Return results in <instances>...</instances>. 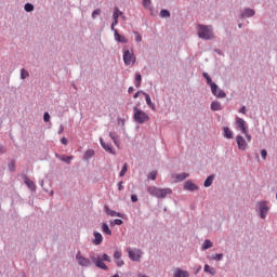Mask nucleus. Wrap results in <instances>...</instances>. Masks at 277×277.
Listing matches in <instances>:
<instances>
[{"mask_svg":"<svg viewBox=\"0 0 277 277\" xmlns=\"http://www.w3.org/2000/svg\"><path fill=\"white\" fill-rule=\"evenodd\" d=\"M198 37L201 38V40H212L213 38V27L211 26H205L202 24H199L197 26Z\"/></svg>","mask_w":277,"mask_h":277,"instance_id":"nucleus-1","label":"nucleus"},{"mask_svg":"<svg viewBox=\"0 0 277 277\" xmlns=\"http://www.w3.org/2000/svg\"><path fill=\"white\" fill-rule=\"evenodd\" d=\"M133 120L136 121L137 124H144L150 120V117L146 111L137 108V106L133 107Z\"/></svg>","mask_w":277,"mask_h":277,"instance_id":"nucleus-2","label":"nucleus"},{"mask_svg":"<svg viewBox=\"0 0 277 277\" xmlns=\"http://www.w3.org/2000/svg\"><path fill=\"white\" fill-rule=\"evenodd\" d=\"M147 192L150 196H154L155 198H166V196L172 194V189L170 188H158L156 186H149L147 188Z\"/></svg>","mask_w":277,"mask_h":277,"instance_id":"nucleus-3","label":"nucleus"},{"mask_svg":"<svg viewBox=\"0 0 277 277\" xmlns=\"http://www.w3.org/2000/svg\"><path fill=\"white\" fill-rule=\"evenodd\" d=\"M236 124L239 131H241V133L246 135L247 142H252V135L248 133V124L246 123V120L237 117Z\"/></svg>","mask_w":277,"mask_h":277,"instance_id":"nucleus-4","label":"nucleus"},{"mask_svg":"<svg viewBox=\"0 0 277 277\" xmlns=\"http://www.w3.org/2000/svg\"><path fill=\"white\" fill-rule=\"evenodd\" d=\"M123 62L126 66H131L135 64V54L131 52L127 47L123 48Z\"/></svg>","mask_w":277,"mask_h":277,"instance_id":"nucleus-5","label":"nucleus"},{"mask_svg":"<svg viewBox=\"0 0 277 277\" xmlns=\"http://www.w3.org/2000/svg\"><path fill=\"white\" fill-rule=\"evenodd\" d=\"M128 256L131 261H141L144 252L140 249H131V247L127 248Z\"/></svg>","mask_w":277,"mask_h":277,"instance_id":"nucleus-6","label":"nucleus"},{"mask_svg":"<svg viewBox=\"0 0 277 277\" xmlns=\"http://www.w3.org/2000/svg\"><path fill=\"white\" fill-rule=\"evenodd\" d=\"M76 260L78 265H80L81 267H90V265H92V261H90V259L83 256V254H81V251H79L76 254Z\"/></svg>","mask_w":277,"mask_h":277,"instance_id":"nucleus-7","label":"nucleus"},{"mask_svg":"<svg viewBox=\"0 0 277 277\" xmlns=\"http://www.w3.org/2000/svg\"><path fill=\"white\" fill-rule=\"evenodd\" d=\"M90 259L92 261V263H95V265L100 268V269H104L105 272H107V269H109V267H107V264L103 262V260H101V256H94V255H90Z\"/></svg>","mask_w":277,"mask_h":277,"instance_id":"nucleus-8","label":"nucleus"},{"mask_svg":"<svg viewBox=\"0 0 277 277\" xmlns=\"http://www.w3.org/2000/svg\"><path fill=\"white\" fill-rule=\"evenodd\" d=\"M211 92L216 96V98H226V92L217 88V84H212Z\"/></svg>","mask_w":277,"mask_h":277,"instance_id":"nucleus-9","label":"nucleus"},{"mask_svg":"<svg viewBox=\"0 0 277 277\" xmlns=\"http://www.w3.org/2000/svg\"><path fill=\"white\" fill-rule=\"evenodd\" d=\"M259 210H260V217H262V220H265V217L267 216V211H269V207H267V202L265 201L260 202Z\"/></svg>","mask_w":277,"mask_h":277,"instance_id":"nucleus-10","label":"nucleus"},{"mask_svg":"<svg viewBox=\"0 0 277 277\" xmlns=\"http://www.w3.org/2000/svg\"><path fill=\"white\" fill-rule=\"evenodd\" d=\"M236 142H237L239 150H246V148H248V142H246V138L243 136L237 135Z\"/></svg>","mask_w":277,"mask_h":277,"instance_id":"nucleus-11","label":"nucleus"},{"mask_svg":"<svg viewBox=\"0 0 277 277\" xmlns=\"http://www.w3.org/2000/svg\"><path fill=\"white\" fill-rule=\"evenodd\" d=\"M120 16H122V11H120L119 8H115L113 14L114 22L111 24V29H115L116 25H118V18H120Z\"/></svg>","mask_w":277,"mask_h":277,"instance_id":"nucleus-12","label":"nucleus"},{"mask_svg":"<svg viewBox=\"0 0 277 277\" xmlns=\"http://www.w3.org/2000/svg\"><path fill=\"white\" fill-rule=\"evenodd\" d=\"M100 143L102 148H104L106 153H110V155H116V151H114V148H111V144L105 143V141H103V137L100 138Z\"/></svg>","mask_w":277,"mask_h":277,"instance_id":"nucleus-13","label":"nucleus"},{"mask_svg":"<svg viewBox=\"0 0 277 277\" xmlns=\"http://www.w3.org/2000/svg\"><path fill=\"white\" fill-rule=\"evenodd\" d=\"M113 31H115V40L117 42H121V44H127V42H129V40L127 39V37L119 35L117 29H113Z\"/></svg>","mask_w":277,"mask_h":277,"instance_id":"nucleus-14","label":"nucleus"},{"mask_svg":"<svg viewBox=\"0 0 277 277\" xmlns=\"http://www.w3.org/2000/svg\"><path fill=\"white\" fill-rule=\"evenodd\" d=\"M105 212L107 215H110V217H123L122 213L120 212H116L111 209H109V207L105 206Z\"/></svg>","mask_w":277,"mask_h":277,"instance_id":"nucleus-15","label":"nucleus"},{"mask_svg":"<svg viewBox=\"0 0 277 277\" xmlns=\"http://www.w3.org/2000/svg\"><path fill=\"white\" fill-rule=\"evenodd\" d=\"M184 189H186L187 192H196V189H198V186L194 184V182L187 181L184 184Z\"/></svg>","mask_w":277,"mask_h":277,"instance_id":"nucleus-16","label":"nucleus"},{"mask_svg":"<svg viewBox=\"0 0 277 277\" xmlns=\"http://www.w3.org/2000/svg\"><path fill=\"white\" fill-rule=\"evenodd\" d=\"M94 240L93 243L94 246H101L103 243V235H101V233L98 232H94Z\"/></svg>","mask_w":277,"mask_h":277,"instance_id":"nucleus-17","label":"nucleus"},{"mask_svg":"<svg viewBox=\"0 0 277 277\" xmlns=\"http://www.w3.org/2000/svg\"><path fill=\"white\" fill-rule=\"evenodd\" d=\"M173 277H189V272L176 268L173 273Z\"/></svg>","mask_w":277,"mask_h":277,"instance_id":"nucleus-18","label":"nucleus"},{"mask_svg":"<svg viewBox=\"0 0 277 277\" xmlns=\"http://www.w3.org/2000/svg\"><path fill=\"white\" fill-rule=\"evenodd\" d=\"M189 176L188 173H180V174H173L172 177L175 179L176 183H181V181H185Z\"/></svg>","mask_w":277,"mask_h":277,"instance_id":"nucleus-19","label":"nucleus"},{"mask_svg":"<svg viewBox=\"0 0 277 277\" xmlns=\"http://www.w3.org/2000/svg\"><path fill=\"white\" fill-rule=\"evenodd\" d=\"M255 12L252 9H245V11L241 13V18H250L254 16Z\"/></svg>","mask_w":277,"mask_h":277,"instance_id":"nucleus-20","label":"nucleus"},{"mask_svg":"<svg viewBox=\"0 0 277 277\" xmlns=\"http://www.w3.org/2000/svg\"><path fill=\"white\" fill-rule=\"evenodd\" d=\"M143 96H145V101H146L148 107H150V109H153V111H155V103H153V100H150V95H148V93H143Z\"/></svg>","mask_w":277,"mask_h":277,"instance_id":"nucleus-21","label":"nucleus"},{"mask_svg":"<svg viewBox=\"0 0 277 277\" xmlns=\"http://www.w3.org/2000/svg\"><path fill=\"white\" fill-rule=\"evenodd\" d=\"M203 272H206V274H210L211 276H215V274H217V271H215V268L209 266V264L205 265Z\"/></svg>","mask_w":277,"mask_h":277,"instance_id":"nucleus-22","label":"nucleus"},{"mask_svg":"<svg viewBox=\"0 0 277 277\" xmlns=\"http://www.w3.org/2000/svg\"><path fill=\"white\" fill-rule=\"evenodd\" d=\"M92 157H94V149H88L84 153L83 159H84V161H90V159H92Z\"/></svg>","mask_w":277,"mask_h":277,"instance_id":"nucleus-23","label":"nucleus"},{"mask_svg":"<svg viewBox=\"0 0 277 277\" xmlns=\"http://www.w3.org/2000/svg\"><path fill=\"white\" fill-rule=\"evenodd\" d=\"M109 137L113 140L116 146H120V141L118 140V134H116V132H110Z\"/></svg>","mask_w":277,"mask_h":277,"instance_id":"nucleus-24","label":"nucleus"},{"mask_svg":"<svg viewBox=\"0 0 277 277\" xmlns=\"http://www.w3.org/2000/svg\"><path fill=\"white\" fill-rule=\"evenodd\" d=\"M211 109L212 111H220L222 110V104H220V102H212Z\"/></svg>","mask_w":277,"mask_h":277,"instance_id":"nucleus-25","label":"nucleus"},{"mask_svg":"<svg viewBox=\"0 0 277 277\" xmlns=\"http://www.w3.org/2000/svg\"><path fill=\"white\" fill-rule=\"evenodd\" d=\"M102 233H104V235L111 236V229H109V225H107V223L102 224Z\"/></svg>","mask_w":277,"mask_h":277,"instance_id":"nucleus-26","label":"nucleus"},{"mask_svg":"<svg viewBox=\"0 0 277 277\" xmlns=\"http://www.w3.org/2000/svg\"><path fill=\"white\" fill-rule=\"evenodd\" d=\"M224 137H227V140H233V131H230V128H224Z\"/></svg>","mask_w":277,"mask_h":277,"instance_id":"nucleus-27","label":"nucleus"},{"mask_svg":"<svg viewBox=\"0 0 277 277\" xmlns=\"http://www.w3.org/2000/svg\"><path fill=\"white\" fill-rule=\"evenodd\" d=\"M58 159L65 163H70L72 161V156L61 155L58 156Z\"/></svg>","mask_w":277,"mask_h":277,"instance_id":"nucleus-28","label":"nucleus"},{"mask_svg":"<svg viewBox=\"0 0 277 277\" xmlns=\"http://www.w3.org/2000/svg\"><path fill=\"white\" fill-rule=\"evenodd\" d=\"M203 77L207 80L208 85H210V88H213V85H215V82H213V80H211V77L209 76V74L203 72Z\"/></svg>","mask_w":277,"mask_h":277,"instance_id":"nucleus-29","label":"nucleus"},{"mask_svg":"<svg viewBox=\"0 0 277 277\" xmlns=\"http://www.w3.org/2000/svg\"><path fill=\"white\" fill-rule=\"evenodd\" d=\"M213 179H214L213 175L208 176L203 184L205 187H211V185H213Z\"/></svg>","mask_w":277,"mask_h":277,"instance_id":"nucleus-30","label":"nucleus"},{"mask_svg":"<svg viewBox=\"0 0 277 277\" xmlns=\"http://www.w3.org/2000/svg\"><path fill=\"white\" fill-rule=\"evenodd\" d=\"M209 248H213V242H211V240H205L202 245V250H209Z\"/></svg>","mask_w":277,"mask_h":277,"instance_id":"nucleus-31","label":"nucleus"},{"mask_svg":"<svg viewBox=\"0 0 277 277\" xmlns=\"http://www.w3.org/2000/svg\"><path fill=\"white\" fill-rule=\"evenodd\" d=\"M143 5H144V8H146V10H151L153 9V1L143 0Z\"/></svg>","mask_w":277,"mask_h":277,"instance_id":"nucleus-32","label":"nucleus"},{"mask_svg":"<svg viewBox=\"0 0 277 277\" xmlns=\"http://www.w3.org/2000/svg\"><path fill=\"white\" fill-rule=\"evenodd\" d=\"M160 16H161V18H170V11L162 9L160 11Z\"/></svg>","mask_w":277,"mask_h":277,"instance_id":"nucleus-33","label":"nucleus"},{"mask_svg":"<svg viewBox=\"0 0 277 277\" xmlns=\"http://www.w3.org/2000/svg\"><path fill=\"white\" fill-rule=\"evenodd\" d=\"M25 183L29 187V189H36V184L31 180L26 179Z\"/></svg>","mask_w":277,"mask_h":277,"instance_id":"nucleus-34","label":"nucleus"},{"mask_svg":"<svg viewBox=\"0 0 277 277\" xmlns=\"http://www.w3.org/2000/svg\"><path fill=\"white\" fill-rule=\"evenodd\" d=\"M129 170V164L124 163L122 167V170L119 173V176H124V174H127V171Z\"/></svg>","mask_w":277,"mask_h":277,"instance_id":"nucleus-35","label":"nucleus"},{"mask_svg":"<svg viewBox=\"0 0 277 277\" xmlns=\"http://www.w3.org/2000/svg\"><path fill=\"white\" fill-rule=\"evenodd\" d=\"M211 259H212V261H222V259H224V254L216 253Z\"/></svg>","mask_w":277,"mask_h":277,"instance_id":"nucleus-36","label":"nucleus"},{"mask_svg":"<svg viewBox=\"0 0 277 277\" xmlns=\"http://www.w3.org/2000/svg\"><path fill=\"white\" fill-rule=\"evenodd\" d=\"M100 259H101L102 263H103V261H106L107 263H111V258L109 255H107V253H104L102 255V258H100Z\"/></svg>","mask_w":277,"mask_h":277,"instance_id":"nucleus-37","label":"nucleus"},{"mask_svg":"<svg viewBox=\"0 0 277 277\" xmlns=\"http://www.w3.org/2000/svg\"><path fill=\"white\" fill-rule=\"evenodd\" d=\"M24 10L26 12H34V4L31 3H26L25 6H24Z\"/></svg>","mask_w":277,"mask_h":277,"instance_id":"nucleus-38","label":"nucleus"},{"mask_svg":"<svg viewBox=\"0 0 277 277\" xmlns=\"http://www.w3.org/2000/svg\"><path fill=\"white\" fill-rule=\"evenodd\" d=\"M27 77H29V71L21 69V79H27Z\"/></svg>","mask_w":277,"mask_h":277,"instance_id":"nucleus-39","label":"nucleus"},{"mask_svg":"<svg viewBox=\"0 0 277 277\" xmlns=\"http://www.w3.org/2000/svg\"><path fill=\"white\" fill-rule=\"evenodd\" d=\"M115 263L117 265V267H122V265H124V260H122V258L115 260Z\"/></svg>","mask_w":277,"mask_h":277,"instance_id":"nucleus-40","label":"nucleus"},{"mask_svg":"<svg viewBox=\"0 0 277 277\" xmlns=\"http://www.w3.org/2000/svg\"><path fill=\"white\" fill-rule=\"evenodd\" d=\"M9 170L11 172H14L16 170V162L15 161H11L9 164Z\"/></svg>","mask_w":277,"mask_h":277,"instance_id":"nucleus-41","label":"nucleus"},{"mask_svg":"<svg viewBox=\"0 0 277 277\" xmlns=\"http://www.w3.org/2000/svg\"><path fill=\"white\" fill-rule=\"evenodd\" d=\"M122 259V252L121 251H115L114 252V260Z\"/></svg>","mask_w":277,"mask_h":277,"instance_id":"nucleus-42","label":"nucleus"},{"mask_svg":"<svg viewBox=\"0 0 277 277\" xmlns=\"http://www.w3.org/2000/svg\"><path fill=\"white\" fill-rule=\"evenodd\" d=\"M134 36H135V41L136 42H142V35H140V32L134 31Z\"/></svg>","mask_w":277,"mask_h":277,"instance_id":"nucleus-43","label":"nucleus"},{"mask_svg":"<svg viewBox=\"0 0 277 277\" xmlns=\"http://www.w3.org/2000/svg\"><path fill=\"white\" fill-rule=\"evenodd\" d=\"M101 15V9H96L92 13V18H96V16Z\"/></svg>","mask_w":277,"mask_h":277,"instance_id":"nucleus-44","label":"nucleus"},{"mask_svg":"<svg viewBox=\"0 0 277 277\" xmlns=\"http://www.w3.org/2000/svg\"><path fill=\"white\" fill-rule=\"evenodd\" d=\"M149 179H150L151 181H155V180L157 179V171H151V172L149 173Z\"/></svg>","mask_w":277,"mask_h":277,"instance_id":"nucleus-45","label":"nucleus"},{"mask_svg":"<svg viewBox=\"0 0 277 277\" xmlns=\"http://www.w3.org/2000/svg\"><path fill=\"white\" fill-rule=\"evenodd\" d=\"M43 120L44 122H49V120H51V115H49V113H44Z\"/></svg>","mask_w":277,"mask_h":277,"instance_id":"nucleus-46","label":"nucleus"},{"mask_svg":"<svg viewBox=\"0 0 277 277\" xmlns=\"http://www.w3.org/2000/svg\"><path fill=\"white\" fill-rule=\"evenodd\" d=\"M140 94H146V92L144 91H137L134 95H133V98H140Z\"/></svg>","mask_w":277,"mask_h":277,"instance_id":"nucleus-47","label":"nucleus"},{"mask_svg":"<svg viewBox=\"0 0 277 277\" xmlns=\"http://www.w3.org/2000/svg\"><path fill=\"white\" fill-rule=\"evenodd\" d=\"M122 220H120V219H117V220H115L114 221V224L116 225V226H122Z\"/></svg>","mask_w":277,"mask_h":277,"instance_id":"nucleus-48","label":"nucleus"},{"mask_svg":"<svg viewBox=\"0 0 277 277\" xmlns=\"http://www.w3.org/2000/svg\"><path fill=\"white\" fill-rule=\"evenodd\" d=\"M261 155H262V158H263V159H267V150L262 149V150H261Z\"/></svg>","mask_w":277,"mask_h":277,"instance_id":"nucleus-49","label":"nucleus"},{"mask_svg":"<svg viewBox=\"0 0 277 277\" xmlns=\"http://www.w3.org/2000/svg\"><path fill=\"white\" fill-rule=\"evenodd\" d=\"M135 81L136 82H142V75L141 74L135 75Z\"/></svg>","mask_w":277,"mask_h":277,"instance_id":"nucleus-50","label":"nucleus"},{"mask_svg":"<svg viewBox=\"0 0 277 277\" xmlns=\"http://www.w3.org/2000/svg\"><path fill=\"white\" fill-rule=\"evenodd\" d=\"M61 143L64 144V146L68 145V138L62 137Z\"/></svg>","mask_w":277,"mask_h":277,"instance_id":"nucleus-51","label":"nucleus"},{"mask_svg":"<svg viewBox=\"0 0 277 277\" xmlns=\"http://www.w3.org/2000/svg\"><path fill=\"white\" fill-rule=\"evenodd\" d=\"M124 189V186L122 185V182L118 183V190L122 192Z\"/></svg>","mask_w":277,"mask_h":277,"instance_id":"nucleus-52","label":"nucleus"},{"mask_svg":"<svg viewBox=\"0 0 277 277\" xmlns=\"http://www.w3.org/2000/svg\"><path fill=\"white\" fill-rule=\"evenodd\" d=\"M131 200L132 202H137V195H132Z\"/></svg>","mask_w":277,"mask_h":277,"instance_id":"nucleus-53","label":"nucleus"},{"mask_svg":"<svg viewBox=\"0 0 277 277\" xmlns=\"http://www.w3.org/2000/svg\"><path fill=\"white\" fill-rule=\"evenodd\" d=\"M239 114H246V106H242V107L239 109Z\"/></svg>","mask_w":277,"mask_h":277,"instance_id":"nucleus-54","label":"nucleus"},{"mask_svg":"<svg viewBox=\"0 0 277 277\" xmlns=\"http://www.w3.org/2000/svg\"><path fill=\"white\" fill-rule=\"evenodd\" d=\"M133 90H134L133 87H130V88L128 89V93H129V94H133Z\"/></svg>","mask_w":277,"mask_h":277,"instance_id":"nucleus-55","label":"nucleus"},{"mask_svg":"<svg viewBox=\"0 0 277 277\" xmlns=\"http://www.w3.org/2000/svg\"><path fill=\"white\" fill-rule=\"evenodd\" d=\"M140 85H142V82H136L135 83V88H140Z\"/></svg>","mask_w":277,"mask_h":277,"instance_id":"nucleus-56","label":"nucleus"},{"mask_svg":"<svg viewBox=\"0 0 277 277\" xmlns=\"http://www.w3.org/2000/svg\"><path fill=\"white\" fill-rule=\"evenodd\" d=\"M62 131H64V128H61L60 133H62Z\"/></svg>","mask_w":277,"mask_h":277,"instance_id":"nucleus-57","label":"nucleus"},{"mask_svg":"<svg viewBox=\"0 0 277 277\" xmlns=\"http://www.w3.org/2000/svg\"><path fill=\"white\" fill-rule=\"evenodd\" d=\"M3 150V146L0 145V151Z\"/></svg>","mask_w":277,"mask_h":277,"instance_id":"nucleus-58","label":"nucleus"}]
</instances>
